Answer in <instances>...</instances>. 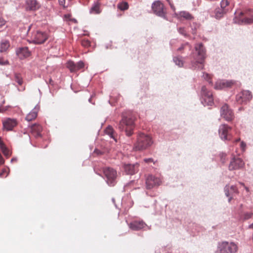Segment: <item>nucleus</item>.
Returning <instances> with one entry per match:
<instances>
[{
    "label": "nucleus",
    "mask_w": 253,
    "mask_h": 253,
    "mask_svg": "<svg viewBox=\"0 0 253 253\" xmlns=\"http://www.w3.org/2000/svg\"><path fill=\"white\" fill-rule=\"evenodd\" d=\"M146 226L147 225L143 220H134L129 224V228L135 231L140 230Z\"/></svg>",
    "instance_id": "6ab92c4d"
},
{
    "label": "nucleus",
    "mask_w": 253,
    "mask_h": 253,
    "mask_svg": "<svg viewBox=\"0 0 253 253\" xmlns=\"http://www.w3.org/2000/svg\"><path fill=\"white\" fill-rule=\"evenodd\" d=\"M6 22L5 19L1 16H0V29L5 25Z\"/></svg>",
    "instance_id": "c03bdc74"
},
{
    "label": "nucleus",
    "mask_w": 253,
    "mask_h": 253,
    "mask_svg": "<svg viewBox=\"0 0 253 253\" xmlns=\"http://www.w3.org/2000/svg\"><path fill=\"white\" fill-rule=\"evenodd\" d=\"M31 129L32 131L35 132V136L36 137L42 136L41 132L42 130V127L41 126L34 124L32 125Z\"/></svg>",
    "instance_id": "b1692460"
},
{
    "label": "nucleus",
    "mask_w": 253,
    "mask_h": 253,
    "mask_svg": "<svg viewBox=\"0 0 253 253\" xmlns=\"http://www.w3.org/2000/svg\"><path fill=\"white\" fill-rule=\"evenodd\" d=\"M240 147L242 151L243 152H245L246 151L247 147L246 143L244 141H242L240 143Z\"/></svg>",
    "instance_id": "37998d69"
},
{
    "label": "nucleus",
    "mask_w": 253,
    "mask_h": 253,
    "mask_svg": "<svg viewBox=\"0 0 253 253\" xmlns=\"http://www.w3.org/2000/svg\"><path fill=\"white\" fill-rule=\"evenodd\" d=\"M9 42L7 40H3L1 42L0 47V52H2L6 51L9 47Z\"/></svg>",
    "instance_id": "cd10ccee"
},
{
    "label": "nucleus",
    "mask_w": 253,
    "mask_h": 253,
    "mask_svg": "<svg viewBox=\"0 0 253 253\" xmlns=\"http://www.w3.org/2000/svg\"><path fill=\"white\" fill-rule=\"evenodd\" d=\"M175 14L178 19L183 18L186 20H191L194 18L192 14L187 11H181Z\"/></svg>",
    "instance_id": "5701e85b"
},
{
    "label": "nucleus",
    "mask_w": 253,
    "mask_h": 253,
    "mask_svg": "<svg viewBox=\"0 0 253 253\" xmlns=\"http://www.w3.org/2000/svg\"><path fill=\"white\" fill-rule=\"evenodd\" d=\"M253 215V213L251 212H245L243 215V218L244 220H248L251 218H252V216Z\"/></svg>",
    "instance_id": "4c0bfd02"
},
{
    "label": "nucleus",
    "mask_w": 253,
    "mask_h": 253,
    "mask_svg": "<svg viewBox=\"0 0 253 253\" xmlns=\"http://www.w3.org/2000/svg\"><path fill=\"white\" fill-rule=\"evenodd\" d=\"M228 197V201L229 203H230L233 198V195H230L229 197Z\"/></svg>",
    "instance_id": "603ef678"
},
{
    "label": "nucleus",
    "mask_w": 253,
    "mask_h": 253,
    "mask_svg": "<svg viewBox=\"0 0 253 253\" xmlns=\"http://www.w3.org/2000/svg\"><path fill=\"white\" fill-rule=\"evenodd\" d=\"M94 153L97 154V155H101V154H102L101 151H100L99 150L97 149H95L94 150Z\"/></svg>",
    "instance_id": "3c124183"
},
{
    "label": "nucleus",
    "mask_w": 253,
    "mask_h": 253,
    "mask_svg": "<svg viewBox=\"0 0 253 253\" xmlns=\"http://www.w3.org/2000/svg\"><path fill=\"white\" fill-rule=\"evenodd\" d=\"M206 55V50L202 42L196 43L190 55L185 58L186 67L192 70H203Z\"/></svg>",
    "instance_id": "f257e3e1"
},
{
    "label": "nucleus",
    "mask_w": 253,
    "mask_h": 253,
    "mask_svg": "<svg viewBox=\"0 0 253 253\" xmlns=\"http://www.w3.org/2000/svg\"><path fill=\"white\" fill-rule=\"evenodd\" d=\"M17 158H13L11 160V162H13L14 161H17Z\"/></svg>",
    "instance_id": "864d4df0"
},
{
    "label": "nucleus",
    "mask_w": 253,
    "mask_h": 253,
    "mask_svg": "<svg viewBox=\"0 0 253 253\" xmlns=\"http://www.w3.org/2000/svg\"><path fill=\"white\" fill-rule=\"evenodd\" d=\"M3 110L0 107V112H2Z\"/></svg>",
    "instance_id": "680f3d73"
},
{
    "label": "nucleus",
    "mask_w": 253,
    "mask_h": 253,
    "mask_svg": "<svg viewBox=\"0 0 253 253\" xmlns=\"http://www.w3.org/2000/svg\"><path fill=\"white\" fill-rule=\"evenodd\" d=\"M235 84L233 80H218L216 82L214 85L215 89H222L226 88L231 87Z\"/></svg>",
    "instance_id": "dca6fc26"
},
{
    "label": "nucleus",
    "mask_w": 253,
    "mask_h": 253,
    "mask_svg": "<svg viewBox=\"0 0 253 253\" xmlns=\"http://www.w3.org/2000/svg\"><path fill=\"white\" fill-rule=\"evenodd\" d=\"M245 166V162L243 160L235 155H233L230 159L228 166L229 171H233L242 169Z\"/></svg>",
    "instance_id": "6e6552de"
},
{
    "label": "nucleus",
    "mask_w": 253,
    "mask_h": 253,
    "mask_svg": "<svg viewBox=\"0 0 253 253\" xmlns=\"http://www.w3.org/2000/svg\"><path fill=\"white\" fill-rule=\"evenodd\" d=\"M144 161L146 163H150L153 162L154 164H155L154 160L151 158H145L144 159Z\"/></svg>",
    "instance_id": "a18cd8bd"
},
{
    "label": "nucleus",
    "mask_w": 253,
    "mask_h": 253,
    "mask_svg": "<svg viewBox=\"0 0 253 253\" xmlns=\"http://www.w3.org/2000/svg\"><path fill=\"white\" fill-rule=\"evenodd\" d=\"M117 7L121 10L124 11L128 8V4L126 2H122L118 4Z\"/></svg>",
    "instance_id": "c756f323"
},
{
    "label": "nucleus",
    "mask_w": 253,
    "mask_h": 253,
    "mask_svg": "<svg viewBox=\"0 0 253 253\" xmlns=\"http://www.w3.org/2000/svg\"><path fill=\"white\" fill-rule=\"evenodd\" d=\"M30 29V27H29V29H28V31H29Z\"/></svg>",
    "instance_id": "774afa93"
},
{
    "label": "nucleus",
    "mask_w": 253,
    "mask_h": 253,
    "mask_svg": "<svg viewBox=\"0 0 253 253\" xmlns=\"http://www.w3.org/2000/svg\"><path fill=\"white\" fill-rule=\"evenodd\" d=\"M17 125V122L15 119L8 118L3 123V126L5 129L8 131L12 130L13 128Z\"/></svg>",
    "instance_id": "412c9836"
},
{
    "label": "nucleus",
    "mask_w": 253,
    "mask_h": 253,
    "mask_svg": "<svg viewBox=\"0 0 253 253\" xmlns=\"http://www.w3.org/2000/svg\"><path fill=\"white\" fill-rule=\"evenodd\" d=\"M90 13L99 14L101 12L100 9V3L98 2H94L89 10Z\"/></svg>",
    "instance_id": "a878e982"
},
{
    "label": "nucleus",
    "mask_w": 253,
    "mask_h": 253,
    "mask_svg": "<svg viewBox=\"0 0 253 253\" xmlns=\"http://www.w3.org/2000/svg\"><path fill=\"white\" fill-rule=\"evenodd\" d=\"M2 175V173H0V176H1Z\"/></svg>",
    "instance_id": "69168bd1"
},
{
    "label": "nucleus",
    "mask_w": 253,
    "mask_h": 253,
    "mask_svg": "<svg viewBox=\"0 0 253 253\" xmlns=\"http://www.w3.org/2000/svg\"><path fill=\"white\" fill-rule=\"evenodd\" d=\"M153 140L151 135L144 133H139L137 136L133 149L135 151H143L148 149L153 144Z\"/></svg>",
    "instance_id": "7ed1b4c3"
},
{
    "label": "nucleus",
    "mask_w": 253,
    "mask_h": 253,
    "mask_svg": "<svg viewBox=\"0 0 253 253\" xmlns=\"http://www.w3.org/2000/svg\"><path fill=\"white\" fill-rule=\"evenodd\" d=\"M3 142H2V141L1 140V138H0V146L1 145H2V144H3Z\"/></svg>",
    "instance_id": "6e6d98bb"
},
{
    "label": "nucleus",
    "mask_w": 253,
    "mask_h": 253,
    "mask_svg": "<svg viewBox=\"0 0 253 253\" xmlns=\"http://www.w3.org/2000/svg\"><path fill=\"white\" fill-rule=\"evenodd\" d=\"M231 127L227 125L223 124L219 126L218 129V133L220 138L223 140H230L229 135V131L231 130Z\"/></svg>",
    "instance_id": "2eb2a0df"
},
{
    "label": "nucleus",
    "mask_w": 253,
    "mask_h": 253,
    "mask_svg": "<svg viewBox=\"0 0 253 253\" xmlns=\"http://www.w3.org/2000/svg\"><path fill=\"white\" fill-rule=\"evenodd\" d=\"M14 80L18 83L19 85H21L23 83V80L20 74L15 73L14 74Z\"/></svg>",
    "instance_id": "473e14b6"
},
{
    "label": "nucleus",
    "mask_w": 253,
    "mask_h": 253,
    "mask_svg": "<svg viewBox=\"0 0 253 253\" xmlns=\"http://www.w3.org/2000/svg\"><path fill=\"white\" fill-rule=\"evenodd\" d=\"M122 119L117 125V128L121 132H125L126 135L129 137L133 134L134 119L129 111L122 113Z\"/></svg>",
    "instance_id": "f03ea898"
},
{
    "label": "nucleus",
    "mask_w": 253,
    "mask_h": 253,
    "mask_svg": "<svg viewBox=\"0 0 253 253\" xmlns=\"http://www.w3.org/2000/svg\"><path fill=\"white\" fill-rule=\"evenodd\" d=\"M249 228H253V223L249 226Z\"/></svg>",
    "instance_id": "4d7b16f0"
},
{
    "label": "nucleus",
    "mask_w": 253,
    "mask_h": 253,
    "mask_svg": "<svg viewBox=\"0 0 253 253\" xmlns=\"http://www.w3.org/2000/svg\"><path fill=\"white\" fill-rule=\"evenodd\" d=\"M127 186V184H126V185L125 186V187H126Z\"/></svg>",
    "instance_id": "338daca9"
},
{
    "label": "nucleus",
    "mask_w": 253,
    "mask_h": 253,
    "mask_svg": "<svg viewBox=\"0 0 253 253\" xmlns=\"http://www.w3.org/2000/svg\"><path fill=\"white\" fill-rule=\"evenodd\" d=\"M81 44L84 47H88L90 45V42L86 39H83L81 41Z\"/></svg>",
    "instance_id": "58836bf2"
},
{
    "label": "nucleus",
    "mask_w": 253,
    "mask_h": 253,
    "mask_svg": "<svg viewBox=\"0 0 253 253\" xmlns=\"http://www.w3.org/2000/svg\"><path fill=\"white\" fill-rule=\"evenodd\" d=\"M88 101H89V102H90V101H91V98H90L88 99Z\"/></svg>",
    "instance_id": "0e129e2a"
},
{
    "label": "nucleus",
    "mask_w": 253,
    "mask_h": 253,
    "mask_svg": "<svg viewBox=\"0 0 253 253\" xmlns=\"http://www.w3.org/2000/svg\"><path fill=\"white\" fill-rule=\"evenodd\" d=\"M227 12V10L226 9H223L222 8H217L215 9L214 13H215V17L217 19H220L221 17L223 16V15Z\"/></svg>",
    "instance_id": "393cba45"
},
{
    "label": "nucleus",
    "mask_w": 253,
    "mask_h": 253,
    "mask_svg": "<svg viewBox=\"0 0 253 253\" xmlns=\"http://www.w3.org/2000/svg\"><path fill=\"white\" fill-rule=\"evenodd\" d=\"M200 100L204 106H211L214 104L212 93L205 86L201 88Z\"/></svg>",
    "instance_id": "423d86ee"
},
{
    "label": "nucleus",
    "mask_w": 253,
    "mask_h": 253,
    "mask_svg": "<svg viewBox=\"0 0 253 253\" xmlns=\"http://www.w3.org/2000/svg\"><path fill=\"white\" fill-rule=\"evenodd\" d=\"M103 172L105 176V181L108 186H115L117 183V171L113 168L107 167L104 169Z\"/></svg>",
    "instance_id": "0eeeda50"
},
{
    "label": "nucleus",
    "mask_w": 253,
    "mask_h": 253,
    "mask_svg": "<svg viewBox=\"0 0 253 253\" xmlns=\"http://www.w3.org/2000/svg\"><path fill=\"white\" fill-rule=\"evenodd\" d=\"M170 7L171 8V9H172L173 11H174V10H175V7H174L173 5L170 4Z\"/></svg>",
    "instance_id": "5fc2aeb1"
},
{
    "label": "nucleus",
    "mask_w": 253,
    "mask_h": 253,
    "mask_svg": "<svg viewBox=\"0 0 253 253\" xmlns=\"http://www.w3.org/2000/svg\"><path fill=\"white\" fill-rule=\"evenodd\" d=\"M224 191L226 197H229L230 195H232L229 185L227 184L225 185L224 188Z\"/></svg>",
    "instance_id": "c9c22d12"
},
{
    "label": "nucleus",
    "mask_w": 253,
    "mask_h": 253,
    "mask_svg": "<svg viewBox=\"0 0 253 253\" xmlns=\"http://www.w3.org/2000/svg\"><path fill=\"white\" fill-rule=\"evenodd\" d=\"M234 22L238 24H250L253 23V10L249 9L245 12H240L239 17H235Z\"/></svg>",
    "instance_id": "20e7f679"
},
{
    "label": "nucleus",
    "mask_w": 253,
    "mask_h": 253,
    "mask_svg": "<svg viewBox=\"0 0 253 253\" xmlns=\"http://www.w3.org/2000/svg\"><path fill=\"white\" fill-rule=\"evenodd\" d=\"M41 7L40 3L37 0H25L24 8L26 11H35Z\"/></svg>",
    "instance_id": "4468645a"
},
{
    "label": "nucleus",
    "mask_w": 253,
    "mask_h": 253,
    "mask_svg": "<svg viewBox=\"0 0 253 253\" xmlns=\"http://www.w3.org/2000/svg\"><path fill=\"white\" fill-rule=\"evenodd\" d=\"M105 131H106V133L107 134H108L110 136V137L111 138H112L114 139H115V138H114V137L113 136V129L112 126H108L107 127V128H106Z\"/></svg>",
    "instance_id": "72a5a7b5"
},
{
    "label": "nucleus",
    "mask_w": 253,
    "mask_h": 253,
    "mask_svg": "<svg viewBox=\"0 0 253 253\" xmlns=\"http://www.w3.org/2000/svg\"><path fill=\"white\" fill-rule=\"evenodd\" d=\"M152 10L156 15L166 19V16L164 12V5L160 1H154L152 4Z\"/></svg>",
    "instance_id": "f8f14e48"
},
{
    "label": "nucleus",
    "mask_w": 253,
    "mask_h": 253,
    "mask_svg": "<svg viewBox=\"0 0 253 253\" xmlns=\"http://www.w3.org/2000/svg\"><path fill=\"white\" fill-rule=\"evenodd\" d=\"M4 163V160L0 153V165H2Z\"/></svg>",
    "instance_id": "8fccbe9b"
},
{
    "label": "nucleus",
    "mask_w": 253,
    "mask_h": 253,
    "mask_svg": "<svg viewBox=\"0 0 253 253\" xmlns=\"http://www.w3.org/2000/svg\"><path fill=\"white\" fill-rule=\"evenodd\" d=\"M84 67V63L82 61L75 63L72 61H69L67 63V67L71 72H76Z\"/></svg>",
    "instance_id": "a211bd4d"
},
{
    "label": "nucleus",
    "mask_w": 253,
    "mask_h": 253,
    "mask_svg": "<svg viewBox=\"0 0 253 253\" xmlns=\"http://www.w3.org/2000/svg\"><path fill=\"white\" fill-rule=\"evenodd\" d=\"M240 138L237 139L236 140V142H238V141H240Z\"/></svg>",
    "instance_id": "052dcab7"
},
{
    "label": "nucleus",
    "mask_w": 253,
    "mask_h": 253,
    "mask_svg": "<svg viewBox=\"0 0 253 253\" xmlns=\"http://www.w3.org/2000/svg\"><path fill=\"white\" fill-rule=\"evenodd\" d=\"M59 4L65 7V0H58Z\"/></svg>",
    "instance_id": "09e8293b"
},
{
    "label": "nucleus",
    "mask_w": 253,
    "mask_h": 253,
    "mask_svg": "<svg viewBox=\"0 0 253 253\" xmlns=\"http://www.w3.org/2000/svg\"><path fill=\"white\" fill-rule=\"evenodd\" d=\"M192 33L193 35H195L196 34L197 29L199 28V24L196 23H193L192 25H191Z\"/></svg>",
    "instance_id": "e433bc0d"
},
{
    "label": "nucleus",
    "mask_w": 253,
    "mask_h": 253,
    "mask_svg": "<svg viewBox=\"0 0 253 253\" xmlns=\"http://www.w3.org/2000/svg\"><path fill=\"white\" fill-rule=\"evenodd\" d=\"M238 246L233 242L223 241L218 242L217 246V253H235Z\"/></svg>",
    "instance_id": "39448f33"
},
{
    "label": "nucleus",
    "mask_w": 253,
    "mask_h": 253,
    "mask_svg": "<svg viewBox=\"0 0 253 253\" xmlns=\"http://www.w3.org/2000/svg\"><path fill=\"white\" fill-rule=\"evenodd\" d=\"M8 61L7 60L3 61V59L0 58V65H5L8 64Z\"/></svg>",
    "instance_id": "49530a36"
},
{
    "label": "nucleus",
    "mask_w": 253,
    "mask_h": 253,
    "mask_svg": "<svg viewBox=\"0 0 253 253\" xmlns=\"http://www.w3.org/2000/svg\"><path fill=\"white\" fill-rule=\"evenodd\" d=\"M139 164L136 162L135 164H125L123 169L126 174L133 175L138 171Z\"/></svg>",
    "instance_id": "f3484780"
},
{
    "label": "nucleus",
    "mask_w": 253,
    "mask_h": 253,
    "mask_svg": "<svg viewBox=\"0 0 253 253\" xmlns=\"http://www.w3.org/2000/svg\"><path fill=\"white\" fill-rule=\"evenodd\" d=\"M220 112L221 116L227 121H230L234 118L233 111L226 104L221 107Z\"/></svg>",
    "instance_id": "ddd939ff"
},
{
    "label": "nucleus",
    "mask_w": 253,
    "mask_h": 253,
    "mask_svg": "<svg viewBox=\"0 0 253 253\" xmlns=\"http://www.w3.org/2000/svg\"><path fill=\"white\" fill-rule=\"evenodd\" d=\"M40 109L39 105L37 104L31 111L27 114L26 117V120L28 122L31 121L36 118L38 115V112Z\"/></svg>",
    "instance_id": "4be33fe9"
},
{
    "label": "nucleus",
    "mask_w": 253,
    "mask_h": 253,
    "mask_svg": "<svg viewBox=\"0 0 253 253\" xmlns=\"http://www.w3.org/2000/svg\"><path fill=\"white\" fill-rule=\"evenodd\" d=\"M178 32L184 37L187 38L189 35L187 33L184 27H179L177 28Z\"/></svg>",
    "instance_id": "7c9ffc66"
},
{
    "label": "nucleus",
    "mask_w": 253,
    "mask_h": 253,
    "mask_svg": "<svg viewBox=\"0 0 253 253\" xmlns=\"http://www.w3.org/2000/svg\"><path fill=\"white\" fill-rule=\"evenodd\" d=\"M229 188L232 195L234 194H238L239 191L236 185H231V186H229Z\"/></svg>",
    "instance_id": "f704fd0d"
},
{
    "label": "nucleus",
    "mask_w": 253,
    "mask_h": 253,
    "mask_svg": "<svg viewBox=\"0 0 253 253\" xmlns=\"http://www.w3.org/2000/svg\"><path fill=\"white\" fill-rule=\"evenodd\" d=\"M162 183L160 177L153 175H149L146 179V187L147 189H151L155 187L159 186Z\"/></svg>",
    "instance_id": "9d476101"
},
{
    "label": "nucleus",
    "mask_w": 253,
    "mask_h": 253,
    "mask_svg": "<svg viewBox=\"0 0 253 253\" xmlns=\"http://www.w3.org/2000/svg\"><path fill=\"white\" fill-rule=\"evenodd\" d=\"M220 4L221 8L226 9L225 8L228 5L229 2L228 0H222Z\"/></svg>",
    "instance_id": "ea45409f"
},
{
    "label": "nucleus",
    "mask_w": 253,
    "mask_h": 253,
    "mask_svg": "<svg viewBox=\"0 0 253 253\" xmlns=\"http://www.w3.org/2000/svg\"><path fill=\"white\" fill-rule=\"evenodd\" d=\"M112 201L114 203L115 202V199L114 198L112 199Z\"/></svg>",
    "instance_id": "e2e57ef3"
},
{
    "label": "nucleus",
    "mask_w": 253,
    "mask_h": 253,
    "mask_svg": "<svg viewBox=\"0 0 253 253\" xmlns=\"http://www.w3.org/2000/svg\"><path fill=\"white\" fill-rule=\"evenodd\" d=\"M186 46H188L189 49L191 48V46L190 45L189 43L188 42H187L185 43L184 44H182L179 48H178L177 51H181Z\"/></svg>",
    "instance_id": "79ce46f5"
},
{
    "label": "nucleus",
    "mask_w": 253,
    "mask_h": 253,
    "mask_svg": "<svg viewBox=\"0 0 253 253\" xmlns=\"http://www.w3.org/2000/svg\"><path fill=\"white\" fill-rule=\"evenodd\" d=\"M203 77L210 84H212V82L211 81L210 76L209 74L203 72Z\"/></svg>",
    "instance_id": "a19ab883"
},
{
    "label": "nucleus",
    "mask_w": 253,
    "mask_h": 253,
    "mask_svg": "<svg viewBox=\"0 0 253 253\" xmlns=\"http://www.w3.org/2000/svg\"><path fill=\"white\" fill-rule=\"evenodd\" d=\"M51 82H52V80H51V79H49V83L51 84Z\"/></svg>",
    "instance_id": "bf43d9fd"
},
{
    "label": "nucleus",
    "mask_w": 253,
    "mask_h": 253,
    "mask_svg": "<svg viewBox=\"0 0 253 253\" xmlns=\"http://www.w3.org/2000/svg\"><path fill=\"white\" fill-rule=\"evenodd\" d=\"M253 96L252 92L248 90H243L236 95V101L240 104H246L252 99Z\"/></svg>",
    "instance_id": "1a4fd4ad"
},
{
    "label": "nucleus",
    "mask_w": 253,
    "mask_h": 253,
    "mask_svg": "<svg viewBox=\"0 0 253 253\" xmlns=\"http://www.w3.org/2000/svg\"><path fill=\"white\" fill-rule=\"evenodd\" d=\"M173 61L175 64L178 66L179 67H182L183 66L185 61H183L182 59L181 56H174L173 57Z\"/></svg>",
    "instance_id": "bb28decb"
},
{
    "label": "nucleus",
    "mask_w": 253,
    "mask_h": 253,
    "mask_svg": "<svg viewBox=\"0 0 253 253\" xmlns=\"http://www.w3.org/2000/svg\"><path fill=\"white\" fill-rule=\"evenodd\" d=\"M243 206V204H240V209L242 208Z\"/></svg>",
    "instance_id": "13d9d810"
},
{
    "label": "nucleus",
    "mask_w": 253,
    "mask_h": 253,
    "mask_svg": "<svg viewBox=\"0 0 253 253\" xmlns=\"http://www.w3.org/2000/svg\"><path fill=\"white\" fill-rule=\"evenodd\" d=\"M227 154L223 152H220L218 154V157L220 159V161L223 165L225 164L227 160Z\"/></svg>",
    "instance_id": "c85d7f7f"
},
{
    "label": "nucleus",
    "mask_w": 253,
    "mask_h": 253,
    "mask_svg": "<svg viewBox=\"0 0 253 253\" xmlns=\"http://www.w3.org/2000/svg\"><path fill=\"white\" fill-rule=\"evenodd\" d=\"M48 39V36L45 32L37 31L32 38L31 43L40 44L44 43Z\"/></svg>",
    "instance_id": "9b49d317"
},
{
    "label": "nucleus",
    "mask_w": 253,
    "mask_h": 253,
    "mask_svg": "<svg viewBox=\"0 0 253 253\" xmlns=\"http://www.w3.org/2000/svg\"><path fill=\"white\" fill-rule=\"evenodd\" d=\"M239 183L242 185L244 188L246 190V191L247 192H250V189L249 188L247 187L245 184H244V183L242 182H239Z\"/></svg>",
    "instance_id": "de8ad7c7"
},
{
    "label": "nucleus",
    "mask_w": 253,
    "mask_h": 253,
    "mask_svg": "<svg viewBox=\"0 0 253 253\" xmlns=\"http://www.w3.org/2000/svg\"><path fill=\"white\" fill-rule=\"evenodd\" d=\"M0 148L3 155L5 156L8 157L10 155L9 151L4 144L1 145Z\"/></svg>",
    "instance_id": "2f4dec72"
},
{
    "label": "nucleus",
    "mask_w": 253,
    "mask_h": 253,
    "mask_svg": "<svg viewBox=\"0 0 253 253\" xmlns=\"http://www.w3.org/2000/svg\"><path fill=\"white\" fill-rule=\"evenodd\" d=\"M16 53L20 59H23L30 56L31 52L26 46L19 47L16 49Z\"/></svg>",
    "instance_id": "aec40b11"
}]
</instances>
